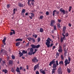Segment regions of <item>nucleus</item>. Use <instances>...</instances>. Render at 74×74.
Listing matches in <instances>:
<instances>
[{
	"mask_svg": "<svg viewBox=\"0 0 74 74\" xmlns=\"http://www.w3.org/2000/svg\"><path fill=\"white\" fill-rule=\"evenodd\" d=\"M57 11L56 10H55L53 11V16H55V12H56Z\"/></svg>",
	"mask_w": 74,
	"mask_h": 74,
	"instance_id": "nucleus-24",
	"label": "nucleus"
},
{
	"mask_svg": "<svg viewBox=\"0 0 74 74\" xmlns=\"http://www.w3.org/2000/svg\"><path fill=\"white\" fill-rule=\"evenodd\" d=\"M32 38H29L28 39L29 41H30L31 40H32Z\"/></svg>",
	"mask_w": 74,
	"mask_h": 74,
	"instance_id": "nucleus-50",
	"label": "nucleus"
},
{
	"mask_svg": "<svg viewBox=\"0 0 74 74\" xmlns=\"http://www.w3.org/2000/svg\"><path fill=\"white\" fill-rule=\"evenodd\" d=\"M19 69L20 70H21L23 68L22 66H20Z\"/></svg>",
	"mask_w": 74,
	"mask_h": 74,
	"instance_id": "nucleus-61",
	"label": "nucleus"
},
{
	"mask_svg": "<svg viewBox=\"0 0 74 74\" xmlns=\"http://www.w3.org/2000/svg\"><path fill=\"white\" fill-rule=\"evenodd\" d=\"M69 12H70L71 11V9L72 8L71 6H70L69 8Z\"/></svg>",
	"mask_w": 74,
	"mask_h": 74,
	"instance_id": "nucleus-38",
	"label": "nucleus"
},
{
	"mask_svg": "<svg viewBox=\"0 0 74 74\" xmlns=\"http://www.w3.org/2000/svg\"><path fill=\"white\" fill-rule=\"evenodd\" d=\"M60 57L62 60H63L64 59V57L63 56V55H61Z\"/></svg>",
	"mask_w": 74,
	"mask_h": 74,
	"instance_id": "nucleus-28",
	"label": "nucleus"
},
{
	"mask_svg": "<svg viewBox=\"0 0 74 74\" xmlns=\"http://www.w3.org/2000/svg\"><path fill=\"white\" fill-rule=\"evenodd\" d=\"M63 36V39L64 40H65V39H66V37H65V36L64 34H63L62 35Z\"/></svg>",
	"mask_w": 74,
	"mask_h": 74,
	"instance_id": "nucleus-33",
	"label": "nucleus"
},
{
	"mask_svg": "<svg viewBox=\"0 0 74 74\" xmlns=\"http://www.w3.org/2000/svg\"><path fill=\"white\" fill-rule=\"evenodd\" d=\"M56 48V46H54L53 47V48H52V49L53 50L54 49H55Z\"/></svg>",
	"mask_w": 74,
	"mask_h": 74,
	"instance_id": "nucleus-48",
	"label": "nucleus"
},
{
	"mask_svg": "<svg viewBox=\"0 0 74 74\" xmlns=\"http://www.w3.org/2000/svg\"><path fill=\"white\" fill-rule=\"evenodd\" d=\"M16 11H17V9L16 8H14L13 9V15H14L15 14V12H16Z\"/></svg>",
	"mask_w": 74,
	"mask_h": 74,
	"instance_id": "nucleus-18",
	"label": "nucleus"
},
{
	"mask_svg": "<svg viewBox=\"0 0 74 74\" xmlns=\"http://www.w3.org/2000/svg\"><path fill=\"white\" fill-rule=\"evenodd\" d=\"M66 29V27H64L63 28V31H65V30Z\"/></svg>",
	"mask_w": 74,
	"mask_h": 74,
	"instance_id": "nucleus-35",
	"label": "nucleus"
},
{
	"mask_svg": "<svg viewBox=\"0 0 74 74\" xmlns=\"http://www.w3.org/2000/svg\"><path fill=\"white\" fill-rule=\"evenodd\" d=\"M39 66V64H37L36 65H35L34 66V71H35L37 69V68H38Z\"/></svg>",
	"mask_w": 74,
	"mask_h": 74,
	"instance_id": "nucleus-8",
	"label": "nucleus"
},
{
	"mask_svg": "<svg viewBox=\"0 0 74 74\" xmlns=\"http://www.w3.org/2000/svg\"><path fill=\"white\" fill-rule=\"evenodd\" d=\"M32 62L35 63L36 62H37L38 61V60L37 58L34 57L33 58V59H32Z\"/></svg>",
	"mask_w": 74,
	"mask_h": 74,
	"instance_id": "nucleus-6",
	"label": "nucleus"
},
{
	"mask_svg": "<svg viewBox=\"0 0 74 74\" xmlns=\"http://www.w3.org/2000/svg\"><path fill=\"white\" fill-rule=\"evenodd\" d=\"M38 42L40 41V38H38Z\"/></svg>",
	"mask_w": 74,
	"mask_h": 74,
	"instance_id": "nucleus-40",
	"label": "nucleus"
},
{
	"mask_svg": "<svg viewBox=\"0 0 74 74\" xmlns=\"http://www.w3.org/2000/svg\"><path fill=\"white\" fill-rule=\"evenodd\" d=\"M11 71H12L13 73H14V68H12L11 69Z\"/></svg>",
	"mask_w": 74,
	"mask_h": 74,
	"instance_id": "nucleus-36",
	"label": "nucleus"
},
{
	"mask_svg": "<svg viewBox=\"0 0 74 74\" xmlns=\"http://www.w3.org/2000/svg\"><path fill=\"white\" fill-rule=\"evenodd\" d=\"M59 64L60 65L61 64H63V62L62 61H61L59 62Z\"/></svg>",
	"mask_w": 74,
	"mask_h": 74,
	"instance_id": "nucleus-27",
	"label": "nucleus"
},
{
	"mask_svg": "<svg viewBox=\"0 0 74 74\" xmlns=\"http://www.w3.org/2000/svg\"><path fill=\"white\" fill-rule=\"evenodd\" d=\"M40 45H38L36 46V49L38 48V47H40Z\"/></svg>",
	"mask_w": 74,
	"mask_h": 74,
	"instance_id": "nucleus-39",
	"label": "nucleus"
},
{
	"mask_svg": "<svg viewBox=\"0 0 74 74\" xmlns=\"http://www.w3.org/2000/svg\"><path fill=\"white\" fill-rule=\"evenodd\" d=\"M23 40L21 38H18L16 40V41H22Z\"/></svg>",
	"mask_w": 74,
	"mask_h": 74,
	"instance_id": "nucleus-17",
	"label": "nucleus"
},
{
	"mask_svg": "<svg viewBox=\"0 0 74 74\" xmlns=\"http://www.w3.org/2000/svg\"><path fill=\"white\" fill-rule=\"evenodd\" d=\"M30 1H28V2H27V4H28V5L30 6H31V4L30 3Z\"/></svg>",
	"mask_w": 74,
	"mask_h": 74,
	"instance_id": "nucleus-37",
	"label": "nucleus"
},
{
	"mask_svg": "<svg viewBox=\"0 0 74 74\" xmlns=\"http://www.w3.org/2000/svg\"><path fill=\"white\" fill-rule=\"evenodd\" d=\"M36 74H39V72L38 71H37L36 72Z\"/></svg>",
	"mask_w": 74,
	"mask_h": 74,
	"instance_id": "nucleus-53",
	"label": "nucleus"
},
{
	"mask_svg": "<svg viewBox=\"0 0 74 74\" xmlns=\"http://www.w3.org/2000/svg\"><path fill=\"white\" fill-rule=\"evenodd\" d=\"M46 14L47 15H49V13L48 12H46Z\"/></svg>",
	"mask_w": 74,
	"mask_h": 74,
	"instance_id": "nucleus-45",
	"label": "nucleus"
},
{
	"mask_svg": "<svg viewBox=\"0 0 74 74\" xmlns=\"http://www.w3.org/2000/svg\"><path fill=\"white\" fill-rule=\"evenodd\" d=\"M57 26L59 28H60V24H57Z\"/></svg>",
	"mask_w": 74,
	"mask_h": 74,
	"instance_id": "nucleus-46",
	"label": "nucleus"
},
{
	"mask_svg": "<svg viewBox=\"0 0 74 74\" xmlns=\"http://www.w3.org/2000/svg\"><path fill=\"white\" fill-rule=\"evenodd\" d=\"M62 68H61L60 67H59L57 71L58 73L60 74L61 71H62Z\"/></svg>",
	"mask_w": 74,
	"mask_h": 74,
	"instance_id": "nucleus-10",
	"label": "nucleus"
},
{
	"mask_svg": "<svg viewBox=\"0 0 74 74\" xmlns=\"http://www.w3.org/2000/svg\"><path fill=\"white\" fill-rule=\"evenodd\" d=\"M64 51L65 52L64 53V56L66 57L67 56L66 54L67 53V51H66V50H64Z\"/></svg>",
	"mask_w": 74,
	"mask_h": 74,
	"instance_id": "nucleus-20",
	"label": "nucleus"
},
{
	"mask_svg": "<svg viewBox=\"0 0 74 74\" xmlns=\"http://www.w3.org/2000/svg\"><path fill=\"white\" fill-rule=\"evenodd\" d=\"M31 46L32 47V49H34L36 48V45H31Z\"/></svg>",
	"mask_w": 74,
	"mask_h": 74,
	"instance_id": "nucleus-22",
	"label": "nucleus"
},
{
	"mask_svg": "<svg viewBox=\"0 0 74 74\" xmlns=\"http://www.w3.org/2000/svg\"><path fill=\"white\" fill-rule=\"evenodd\" d=\"M67 71L68 73H70L71 72L70 69L68 68H67Z\"/></svg>",
	"mask_w": 74,
	"mask_h": 74,
	"instance_id": "nucleus-30",
	"label": "nucleus"
},
{
	"mask_svg": "<svg viewBox=\"0 0 74 74\" xmlns=\"http://www.w3.org/2000/svg\"><path fill=\"white\" fill-rule=\"evenodd\" d=\"M16 69V71H17V72L18 73H20L21 72L19 71V69L18 67H17Z\"/></svg>",
	"mask_w": 74,
	"mask_h": 74,
	"instance_id": "nucleus-16",
	"label": "nucleus"
},
{
	"mask_svg": "<svg viewBox=\"0 0 74 74\" xmlns=\"http://www.w3.org/2000/svg\"><path fill=\"white\" fill-rule=\"evenodd\" d=\"M62 9H63L62 8H61L60 10V11L61 12V13H63L64 14H65V11L64 9H63V10H62Z\"/></svg>",
	"mask_w": 74,
	"mask_h": 74,
	"instance_id": "nucleus-9",
	"label": "nucleus"
},
{
	"mask_svg": "<svg viewBox=\"0 0 74 74\" xmlns=\"http://www.w3.org/2000/svg\"><path fill=\"white\" fill-rule=\"evenodd\" d=\"M64 63H65V66H66L67 65V62H64Z\"/></svg>",
	"mask_w": 74,
	"mask_h": 74,
	"instance_id": "nucleus-64",
	"label": "nucleus"
},
{
	"mask_svg": "<svg viewBox=\"0 0 74 74\" xmlns=\"http://www.w3.org/2000/svg\"><path fill=\"white\" fill-rule=\"evenodd\" d=\"M58 22L59 23H60L62 21V20L58 19Z\"/></svg>",
	"mask_w": 74,
	"mask_h": 74,
	"instance_id": "nucleus-52",
	"label": "nucleus"
},
{
	"mask_svg": "<svg viewBox=\"0 0 74 74\" xmlns=\"http://www.w3.org/2000/svg\"><path fill=\"white\" fill-rule=\"evenodd\" d=\"M29 42H27V44H26V47H29Z\"/></svg>",
	"mask_w": 74,
	"mask_h": 74,
	"instance_id": "nucleus-42",
	"label": "nucleus"
},
{
	"mask_svg": "<svg viewBox=\"0 0 74 74\" xmlns=\"http://www.w3.org/2000/svg\"><path fill=\"white\" fill-rule=\"evenodd\" d=\"M11 31H13V32H10V35H12V34H15V32L14 30L11 29Z\"/></svg>",
	"mask_w": 74,
	"mask_h": 74,
	"instance_id": "nucleus-13",
	"label": "nucleus"
},
{
	"mask_svg": "<svg viewBox=\"0 0 74 74\" xmlns=\"http://www.w3.org/2000/svg\"><path fill=\"white\" fill-rule=\"evenodd\" d=\"M2 71L4 72L5 73H7L8 71L6 69H4L2 70Z\"/></svg>",
	"mask_w": 74,
	"mask_h": 74,
	"instance_id": "nucleus-21",
	"label": "nucleus"
},
{
	"mask_svg": "<svg viewBox=\"0 0 74 74\" xmlns=\"http://www.w3.org/2000/svg\"><path fill=\"white\" fill-rule=\"evenodd\" d=\"M54 29L55 30H56V26H54Z\"/></svg>",
	"mask_w": 74,
	"mask_h": 74,
	"instance_id": "nucleus-60",
	"label": "nucleus"
},
{
	"mask_svg": "<svg viewBox=\"0 0 74 74\" xmlns=\"http://www.w3.org/2000/svg\"><path fill=\"white\" fill-rule=\"evenodd\" d=\"M32 41L34 43L36 42V41H35V39L33 38H32Z\"/></svg>",
	"mask_w": 74,
	"mask_h": 74,
	"instance_id": "nucleus-29",
	"label": "nucleus"
},
{
	"mask_svg": "<svg viewBox=\"0 0 74 74\" xmlns=\"http://www.w3.org/2000/svg\"><path fill=\"white\" fill-rule=\"evenodd\" d=\"M52 40L51 39L49 38H48L47 40H46L47 42H46V45L47 46V47L49 48L50 47V42Z\"/></svg>",
	"mask_w": 74,
	"mask_h": 74,
	"instance_id": "nucleus-2",
	"label": "nucleus"
},
{
	"mask_svg": "<svg viewBox=\"0 0 74 74\" xmlns=\"http://www.w3.org/2000/svg\"><path fill=\"white\" fill-rule=\"evenodd\" d=\"M56 23V22L55 20H51V21H50V25L51 26H53L54 25L53 24Z\"/></svg>",
	"mask_w": 74,
	"mask_h": 74,
	"instance_id": "nucleus-5",
	"label": "nucleus"
},
{
	"mask_svg": "<svg viewBox=\"0 0 74 74\" xmlns=\"http://www.w3.org/2000/svg\"><path fill=\"white\" fill-rule=\"evenodd\" d=\"M34 38H36L37 37V35L36 34H34Z\"/></svg>",
	"mask_w": 74,
	"mask_h": 74,
	"instance_id": "nucleus-58",
	"label": "nucleus"
},
{
	"mask_svg": "<svg viewBox=\"0 0 74 74\" xmlns=\"http://www.w3.org/2000/svg\"><path fill=\"white\" fill-rule=\"evenodd\" d=\"M31 16L32 17H33V16H34V13L32 12V13H31Z\"/></svg>",
	"mask_w": 74,
	"mask_h": 74,
	"instance_id": "nucleus-49",
	"label": "nucleus"
},
{
	"mask_svg": "<svg viewBox=\"0 0 74 74\" xmlns=\"http://www.w3.org/2000/svg\"><path fill=\"white\" fill-rule=\"evenodd\" d=\"M66 44L64 43L63 45V48L64 50H66Z\"/></svg>",
	"mask_w": 74,
	"mask_h": 74,
	"instance_id": "nucleus-14",
	"label": "nucleus"
},
{
	"mask_svg": "<svg viewBox=\"0 0 74 74\" xmlns=\"http://www.w3.org/2000/svg\"><path fill=\"white\" fill-rule=\"evenodd\" d=\"M26 67H27L26 69L27 70H28L29 69L28 65H26Z\"/></svg>",
	"mask_w": 74,
	"mask_h": 74,
	"instance_id": "nucleus-62",
	"label": "nucleus"
},
{
	"mask_svg": "<svg viewBox=\"0 0 74 74\" xmlns=\"http://www.w3.org/2000/svg\"><path fill=\"white\" fill-rule=\"evenodd\" d=\"M20 45V42H17L16 44V45L17 47L18 46Z\"/></svg>",
	"mask_w": 74,
	"mask_h": 74,
	"instance_id": "nucleus-26",
	"label": "nucleus"
},
{
	"mask_svg": "<svg viewBox=\"0 0 74 74\" xmlns=\"http://www.w3.org/2000/svg\"><path fill=\"white\" fill-rule=\"evenodd\" d=\"M55 59H54L52 60V61L50 62L49 65L50 66H51L53 64V68H56V67H57V66H58V65H56V64H54L55 62Z\"/></svg>",
	"mask_w": 74,
	"mask_h": 74,
	"instance_id": "nucleus-1",
	"label": "nucleus"
},
{
	"mask_svg": "<svg viewBox=\"0 0 74 74\" xmlns=\"http://www.w3.org/2000/svg\"><path fill=\"white\" fill-rule=\"evenodd\" d=\"M43 69H40L39 71L40 73H41L42 74H45V73L44 70H42Z\"/></svg>",
	"mask_w": 74,
	"mask_h": 74,
	"instance_id": "nucleus-11",
	"label": "nucleus"
},
{
	"mask_svg": "<svg viewBox=\"0 0 74 74\" xmlns=\"http://www.w3.org/2000/svg\"><path fill=\"white\" fill-rule=\"evenodd\" d=\"M43 17V16H40V19H42Z\"/></svg>",
	"mask_w": 74,
	"mask_h": 74,
	"instance_id": "nucleus-56",
	"label": "nucleus"
},
{
	"mask_svg": "<svg viewBox=\"0 0 74 74\" xmlns=\"http://www.w3.org/2000/svg\"><path fill=\"white\" fill-rule=\"evenodd\" d=\"M59 49L58 51L59 53H62L63 52V50L62 49V47L60 45H59Z\"/></svg>",
	"mask_w": 74,
	"mask_h": 74,
	"instance_id": "nucleus-7",
	"label": "nucleus"
},
{
	"mask_svg": "<svg viewBox=\"0 0 74 74\" xmlns=\"http://www.w3.org/2000/svg\"><path fill=\"white\" fill-rule=\"evenodd\" d=\"M8 63L10 65L12 64H13V62L11 60H9Z\"/></svg>",
	"mask_w": 74,
	"mask_h": 74,
	"instance_id": "nucleus-23",
	"label": "nucleus"
},
{
	"mask_svg": "<svg viewBox=\"0 0 74 74\" xmlns=\"http://www.w3.org/2000/svg\"><path fill=\"white\" fill-rule=\"evenodd\" d=\"M56 69V68L53 69H52V73L53 74V73H55V70Z\"/></svg>",
	"mask_w": 74,
	"mask_h": 74,
	"instance_id": "nucleus-19",
	"label": "nucleus"
},
{
	"mask_svg": "<svg viewBox=\"0 0 74 74\" xmlns=\"http://www.w3.org/2000/svg\"><path fill=\"white\" fill-rule=\"evenodd\" d=\"M18 5L20 7H23V4H21V3H18Z\"/></svg>",
	"mask_w": 74,
	"mask_h": 74,
	"instance_id": "nucleus-15",
	"label": "nucleus"
},
{
	"mask_svg": "<svg viewBox=\"0 0 74 74\" xmlns=\"http://www.w3.org/2000/svg\"><path fill=\"white\" fill-rule=\"evenodd\" d=\"M12 59H15V57L14 56H12Z\"/></svg>",
	"mask_w": 74,
	"mask_h": 74,
	"instance_id": "nucleus-55",
	"label": "nucleus"
},
{
	"mask_svg": "<svg viewBox=\"0 0 74 74\" xmlns=\"http://www.w3.org/2000/svg\"><path fill=\"white\" fill-rule=\"evenodd\" d=\"M68 60L69 61H70L71 60V58L70 57H68Z\"/></svg>",
	"mask_w": 74,
	"mask_h": 74,
	"instance_id": "nucleus-57",
	"label": "nucleus"
},
{
	"mask_svg": "<svg viewBox=\"0 0 74 74\" xmlns=\"http://www.w3.org/2000/svg\"><path fill=\"white\" fill-rule=\"evenodd\" d=\"M6 40V38L5 37L4 38L3 40H2V42L3 43L4 45H6V43L5 42Z\"/></svg>",
	"mask_w": 74,
	"mask_h": 74,
	"instance_id": "nucleus-12",
	"label": "nucleus"
},
{
	"mask_svg": "<svg viewBox=\"0 0 74 74\" xmlns=\"http://www.w3.org/2000/svg\"><path fill=\"white\" fill-rule=\"evenodd\" d=\"M3 49H1V51H0V53L2 54L3 51Z\"/></svg>",
	"mask_w": 74,
	"mask_h": 74,
	"instance_id": "nucleus-43",
	"label": "nucleus"
},
{
	"mask_svg": "<svg viewBox=\"0 0 74 74\" xmlns=\"http://www.w3.org/2000/svg\"><path fill=\"white\" fill-rule=\"evenodd\" d=\"M56 65H59L58 63V60H57L56 62Z\"/></svg>",
	"mask_w": 74,
	"mask_h": 74,
	"instance_id": "nucleus-47",
	"label": "nucleus"
},
{
	"mask_svg": "<svg viewBox=\"0 0 74 74\" xmlns=\"http://www.w3.org/2000/svg\"><path fill=\"white\" fill-rule=\"evenodd\" d=\"M27 52V51H25V50H23L22 53L19 51V53H18V54L20 55L19 57H21L24 54H26Z\"/></svg>",
	"mask_w": 74,
	"mask_h": 74,
	"instance_id": "nucleus-3",
	"label": "nucleus"
},
{
	"mask_svg": "<svg viewBox=\"0 0 74 74\" xmlns=\"http://www.w3.org/2000/svg\"><path fill=\"white\" fill-rule=\"evenodd\" d=\"M10 4H7V8H9L10 7Z\"/></svg>",
	"mask_w": 74,
	"mask_h": 74,
	"instance_id": "nucleus-51",
	"label": "nucleus"
},
{
	"mask_svg": "<svg viewBox=\"0 0 74 74\" xmlns=\"http://www.w3.org/2000/svg\"><path fill=\"white\" fill-rule=\"evenodd\" d=\"M56 55L58 57L59 56H60L59 54L58 53V52H57L56 53Z\"/></svg>",
	"mask_w": 74,
	"mask_h": 74,
	"instance_id": "nucleus-44",
	"label": "nucleus"
},
{
	"mask_svg": "<svg viewBox=\"0 0 74 74\" xmlns=\"http://www.w3.org/2000/svg\"><path fill=\"white\" fill-rule=\"evenodd\" d=\"M43 31V29L42 28H40L39 32H40L42 33Z\"/></svg>",
	"mask_w": 74,
	"mask_h": 74,
	"instance_id": "nucleus-25",
	"label": "nucleus"
},
{
	"mask_svg": "<svg viewBox=\"0 0 74 74\" xmlns=\"http://www.w3.org/2000/svg\"><path fill=\"white\" fill-rule=\"evenodd\" d=\"M68 61V60L66 59H65V62H64V63L67 62Z\"/></svg>",
	"mask_w": 74,
	"mask_h": 74,
	"instance_id": "nucleus-54",
	"label": "nucleus"
},
{
	"mask_svg": "<svg viewBox=\"0 0 74 74\" xmlns=\"http://www.w3.org/2000/svg\"><path fill=\"white\" fill-rule=\"evenodd\" d=\"M34 1H32L31 2V4H32V6H33V7L34 6Z\"/></svg>",
	"mask_w": 74,
	"mask_h": 74,
	"instance_id": "nucleus-32",
	"label": "nucleus"
},
{
	"mask_svg": "<svg viewBox=\"0 0 74 74\" xmlns=\"http://www.w3.org/2000/svg\"><path fill=\"white\" fill-rule=\"evenodd\" d=\"M66 37H67L69 36V34L68 33H66L65 34V36Z\"/></svg>",
	"mask_w": 74,
	"mask_h": 74,
	"instance_id": "nucleus-41",
	"label": "nucleus"
},
{
	"mask_svg": "<svg viewBox=\"0 0 74 74\" xmlns=\"http://www.w3.org/2000/svg\"><path fill=\"white\" fill-rule=\"evenodd\" d=\"M64 40H63V38H60V42H61L62 43Z\"/></svg>",
	"mask_w": 74,
	"mask_h": 74,
	"instance_id": "nucleus-31",
	"label": "nucleus"
},
{
	"mask_svg": "<svg viewBox=\"0 0 74 74\" xmlns=\"http://www.w3.org/2000/svg\"><path fill=\"white\" fill-rule=\"evenodd\" d=\"M22 70L23 71H25V72L26 71V69L25 68L24 69H23Z\"/></svg>",
	"mask_w": 74,
	"mask_h": 74,
	"instance_id": "nucleus-63",
	"label": "nucleus"
},
{
	"mask_svg": "<svg viewBox=\"0 0 74 74\" xmlns=\"http://www.w3.org/2000/svg\"><path fill=\"white\" fill-rule=\"evenodd\" d=\"M63 32L62 33V36H63V34L64 35V34H65V31H63Z\"/></svg>",
	"mask_w": 74,
	"mask_h": 74,
	"instance_id": "nucleus-59",
	"label": "nucleus"
},
{
	"mask_svg": "<svg viewBox=\"0 0 74 74\" xmlns=\"http://www.w3.org/2000/svg\"><path fill=\"white\" fill-rule=\"evenodd\" d=\"M25 11V9H23V10H22V13L23 14L24 13Z\"/></svg>",
	"mask_w": 74,
	"mask_h": 74,
	"instance_id": "nucleus-34",
	"label": "nucleus"
},
{
	"mask_svg": "<svg viewBox=\"0 0 74 74\" xmlns=\"http://www.w3.org/2000/svg\"><path fill=\"white\" fill-rule=\"evenodd\" d=\"M29 50L30 51L28 52V54L29 56L32 55L33 54V51H34L33 49L31 48H30Z\"/></svg>",
	"mask_w": 74,
	"mask_h": 74,
	"instance_id": "nucleus-4",
	"label": "nucleus"
}]
</instances>
